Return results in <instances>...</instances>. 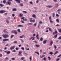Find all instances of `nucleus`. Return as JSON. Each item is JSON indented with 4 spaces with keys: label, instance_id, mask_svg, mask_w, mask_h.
Segmentation results:
<instances>
[{
    "label": "nucleus",
    "instance_id": "1",
    "mask_svg": "<svg viewBox=\"0 0 61 61\" xmlns=\"http://www.w3.org/2000/svg\"><path fill=\"white\" fill-rule=\"evenodd\" d=\"M13 0H8V1L6 3V5H11V1H12Z\"/></svg>",
    "mask_w": 61,
    "mask_h": 61
},
{
    "label": "nucleus",
    "instance_id": "2",
    "mask_svg": "<svg viewBox=\"0 0 61 61\" xmlns=\"http://www.w3.org/2000/svg\"><path fill=\"white\" fill-rule=\"evenodd\" d=\"M11 32L12 33L14 34L15 35H16L17 34V33L16 30H13Z\"/></svg>",
    "mask_w": 61,
    "mask_h": 61
},
{
    "label": "nucleus",
    "instance_id": "3",
    "mask_svg": "<svg viewBox=\"0 0 61 61\" xmlns=\"http://www.w3.org/2000/svg\"><path fill=\"white\" fill-rule=\"evenodd\" d=\"M2 36L4 38H7L9 37V35H8L4 34L2 35Z\"/></svg>",
    "mask_w": 61,
    "mask_h": 61
},
{
    "label": "nucleus",
    "instance_id": "4",
    "mask_svg": "<svg viewBox=\"0 0 61 61\" xmlns=\"http://www.w3.org/2000/svg\"><path fill=\"white\" fill-rule=\"evenodd\" d=\"M21 54H22V51H20L19 52V54H18V55L19 56H22V55Z\"/></svg>",
    "mask_w": 61,
    "mask_h": 61
},
{
    "label": "nucleus",
    "instance_id": "5",
    "mask_svg": "<svg viewBox=\"0 0 61 61\" xmlns=\"http://www.w3.org/2000/svg\"><path fill=\"white\" fill-rule=\"evenodd\" d=\"M32 39V40H35V37L33 36L31 37L29 39V40H31V39Z\"/></svg>",
    "mask_w": 61,
    "mask_h": 61
},
{
    "label": "nucleus",
    "instance_id": "6",
    "mask_svg": "<svg viewBox=\"0 0 61 61\" xmlns=\"http://www.w3.org/2000/svg\"><path fill=\"white\" fill-rule=\"evenodd\" d=\"M32 17L34 18H36V15L35 14H33L32 15Z\"/></svg>",
    "mask_w": 61,
    "mask_h": 61
},
{
    "label": "nucleus",
    "instance_id": "7",
    "mask_svg": "<svg viewBox=\"0 0 61 61\" xmlns=\"http://www.w3.org/2000/svg\"><path fill=\"white\" fill-rule=\"evenodd\" d=\"M15 46H11L10 47V50H13V49H14V48H15Z\"/></svg>",
    "mask_w": 61,
    "mask_h": 61
},
{
    "label": "nucleus",
    "instance_id": "8",
    "mask_svg": "<svg viewBox=\"0 0 61 61\" xmlns=\"http://www.w3.org/2000/svg\"><path fill=\"white\" fill-rule=\"evenodd\" d=\"M53 6H52L51 5H48L46 6V7H48V8H51L52 7H53Z\"/></svg>",
    "mask_w": 61,
    "mask_h": 61
},
{
    "label": "nucleus",
    "instance_id": "9",
    "mask_svg": "<svg viewBox=\"0 0 61 61\" xmlns=\"http://www.w3.org/2000/svg\"><path fill=\"white\" fill-rule=\"evenodd\" d=\"M35 21H36L35 20H30V22L31 23H35Z\"/></svg>",
    "mask_w": 61,
    "mask_h": 61
},
{
    "label": "nucleus",
    "instance_id": "10",
    "mask_svg": "<svg viewBox=\"0 0 61 61\" xmlns=\"http://www.w3.org/2000/svg\"><path fill=\"white\" fill-rule=\"evenodd\" d=\"M3 32L4 33H6V34H8V32L6 31V30L5 29L3 30Z\"/></svg>",
    "mask_w": 61,
    "mask_h": 61
},
{
    "label": "nucleus",
    "instance_id": "11",
    "mask_svg": "<svg viewBox=\"0 0 61 61\" xmlns=\"http://www.w3.org/2000/svg\"><path fill=\"white\" fill-rule=\"evenodd\" d=\"M20 38H23V37H25V36L24 35H22L21 36H20Z\"/></svg>",
    "mask_w": 61,
    "mask_h": 61
},
{
    "label": "nucleus",
    "instance_id": "12",
    "mask_svg": "<svg viewBox=\"0 0 61 61\" xmlns=\"http://www.w3.org/2000/svg\"><path fill=\"white\" fill-rule=\"evenodd\" d=\"M5 12L6 11L5 10H2L0 11V12L1 13H5Z\"/></svg>",
    "mask_w": 61,
    "mask_h": 61
},
{
    "label": "nucleus",
    "instance_id": "13",
    "mask_svg": "<svg viewBox=\"0 0 61 61\" xmlns=\"http://www.w3.org/2000/svg\"><path fill=\"white\" fill-rule=\"evenodd\" d=\"M15 1L17 2L19 4L20 3V0H15Z\"/></svg>",
    "mask_w": 61,
    "mask_h": 61
},
{
    "label": "nucleus",
    "instance_id": "14",
    "mask_svg": "<svg viewBox=\"0 0 61 61\" xmlns=\"http://www.w3.org/2000/svg\"><path fill=\"white\" fill-rule=\"evenodd\" d=\"M57 34L54 36L53 37L54 38H56L57 36Z\"/></svg>",
    "mask_w": 61,
    "mask_h": 61
},
{
    "label": "nucleus",
    "instance_id": "15",
    "mask_svg": "<svg viewBox=\"0 0 61 61\" xmlns=\"http://www.w3.org/2000/svg\"><path fill=\"white\" fill-rule=\"evenodd\" d=\"M53 41H51L50 43V45L51 46H52V44H53Z\"/></svg>",
    "mask_w": 61,
    "mask_h": 61
},
{
    "label": "nucleus",
    "instance_id": "16",
    "mask_svg": "<svg viewBox=\"0 0 61 61\" xmlns=\"http://www.w3.org/2000/svg\"><path fill=\"white\" fill-rule=\"evenodd\" d=\"M46 40H45L43 42V43L44 44H46Z\"/></svg>",
    "mask_w": 61,
    "mask_h": 61
},
{
    "label": "nucleus",
    "instance_id": "17",
    "mask_svg": "<svg viewBox=\"0 0 61 61\" xmlns=\"http://www.w3.org/2000/svg\"><path fill=\"white\" fill-rule=\"evenodd\" d=\"M13 11H16L17 10V9L16 8H14L12 10Z\"/></svg>",
    "mask_w": 61,
    "mask_h": 61
},
{
    "label": "nucleus",
    "instance_id": "18",
    "mask_svg": "<svg viewBox=\"0 0 61 61\" xmlns=\"http://www.w3.org/2000/svg\"><path fill=\"white\" fill-rule=\"evenodd\" d=\"M36 36L37 38V39L39 40V37H38V34H37L36 35Z\"/></svg>",
    "mask_w": 61,
    "mask_h": 61
},
{
    "label": "nucleus",
    "instance_id": "19",
    "mask_svg": "<svg viewBox=\"0 0 61 61\" xmlns=\"http://www.w3.org/2000/svg\"><path fill=\"white\" fill-rule=\"evenodd\" d=\"M23 15V14H20V17H22Z\"/></svg>",
    "mask_w": 61,
    "mask_h": 61
},
{
    "label": "nucleus",
    "instance_id": "20",
    "mask_svg": "<svg viewBox=\"0 0 61 61\" xmlns=\"http://www.w3.org/2000/svg\"><path fill=\"white\" fill-rule=\"evenodd\" d=\"M36 47H39L40 46V45H36Z\"/></svg>",
    "mask_w": 61,
    "mask_h": 61
},
{
    "label": "nucleus",
    "instance_id": "21",
    "mask_svg": "<svg viewBox=\"0 0 61 61\" xmlns=\"http://www.w3.org/2000/svg\"><path fill=\"white\" fill-rule=\"evenodd\" d=\"M43 59L44 61H46V57H44Z\"/></svg>",
    "mask_w": 61,
    "mask_h": 61
},
{
    "label": "nucleus",
    "instance_id": "22",
    "mask_svg": "<svg viewBox=\"0 0 61 61\" xmlns=\"http://www.w3.org/2000/svg\"><path fill=\"white\" fill-rule=\"evenodd\" d=\"M43 40V38L42 37L40 38V40L41 41H42Z\"/></svg>",
    "mask_w": 61,
    "mask_h": 61
},
{
    "label": "nucleus",
    "instance_id": "23",
    "mask_svg": "<svg viewBox=\"0 0 61 61\" xmlns=\"http://www.w3.org/2000/svg\"><path fill=\"white\" fill-rule=\"evenodd\" d=\"M22 12L25 14H27V12L26 11H23Z\"/></svg>",
    "mask_w": 61,
    "mask_h": 61
},
{
    "label": "nucleus",
    "instance_id": "24",
    "mask_svg": "<svg viewBox=\"0 0 61 61\" xmlns=\"http://www.w3.org/2000/svg\"><path fill=\"white\" fill-rule=\"evenodd\" d=\"M23 25H19L17 26L18 27H23Z\"/></svg>",
    "mask_w": 61,
    "mask_h": 61
},
{
    "label": "nucleus",
    "instance_id": "25",
    "mask_svg": "<svg viewBox=\"0 0 61 61\" xmlns=\"http://www.w3.org/2000/svg\"><path fill=\"white\" fill-rule=\"evenodd\" d=\"M20 6H23V4L22 3H20Z\"/></svg>",
    "mask_w": 61,
    "mask_h": 61
},
{
    "label": "nucleus",
    "instance_id": "26",
    "mask_svg": "<svg viewBox=\"0 0 61 61\" xmlns=\"http://www.w3.org/2000/svg\"><path fill=\"white\" fill-rule=\"evenodd\" d=\"M3 2L4 4H5L6 2V1L5 0H4L3 1Z\"/></svg>",
    "mask_w": 61,
    "mask_h": 61
},
{
    "label": "nucleus",
    "instance_id": "27",
    "mask_svg": "<svg viewBox=\"0 0 61 61\" xmlns=\"http://www.w3.org/2000/svg\"><path fill=\"white\" fill-rule=\"evenodd\" d=\"M17 31H18V32H19V33H21V31H20V29H18L17 30Z\"/></svg>",
    "mask_w": 61,
    "mask_h": 61
},
{
    "label": "nucleus",
    "instance_id": "28",
    "mask_svg": "<svg viewBox=\"0 0 61 61\" xmlns=\"http://www.w3.org/2000/svg\"><path fill=\"white\" fill-rule=\"evenodd\" d=\"M6 22L7 24H8L9 23V21L8 20H6Z\"/></svg>",
    "mask_w": 61,
    "mask_h": 61
},
{
    "label": "nucleus",
    "instance_id": "29",
    "mask_svg": "<svg viewBox=\"0 0 61 61\" xmlns=\"http://www.w3.org/2000/svg\"><path fill=\"white\" fill-rule=\"evenodd\" d=\"M58 31L59 33H61V29H58Z\"/></svg>",
    "mask_w": 61,
    "mask_h": 61
},
{
    "label": "nucleus",
    "instance_id": "30",
    "mask_svg": "<svg viewBox=\"0 0 61 61\" xmlns=\"http://www.w3.org/2000/svg\"><path fill=\"white\" fill-rule=\"evenodd\" d=\"M58 53V51H56L55 53L54 54V55H56V54H57V53Z\"/></svg>",
    "mask_w": 61,
    "mask_h": 61
},
{
    "label": "nucleus",
    "instance_id": "31",
    "mask_svg": "<svg viewBox=\"0 0 61 61\" xmlns=\"http://www.w3.org/2000/svg\"><path fill=\"white\" fill-rule=\"evenodd\" d=\"M49 54L52 55L53 54V53L52 52H51L50 53H49Z\"/></svg>",
    "mask_w": 61,
    "mask_h": 61
},
{
    "label": "nucleus",
    "instance_id": "32",
    "mask_svg": "<svg viewBox=\"0 0 61 61\" xmlns=\"http://www.w3.org/2000/svg\"><path fill=\"white\" fill-rule=\"evenodd\" d=\"M54 47L55 49H56V48H57V47L56 45L54 46Z\"/></svg>",
    "mask_w": 61,
    "mask_h": 61
},
{
    "label": "nucleus",
    "instance_id": "33",
    "mask_svg": "<svg viewBox=\"0 0 61 61\" xmlns=\"http://www.w3.org/2000/svg\"><path fill=\"white\" fill-rule=\"evenodd\" d=\"M29 59L30 61H32V56H30Z\"/></svg>",
    "mask_w": 61,
    "mask_h": 61
},
{
    "label": "nucleus",
    "instance_id": "34",
    "mask_svg": "<svg viewBox=\"0 0 61 61\" xmlns=\"http://www.w3.org/2000/svg\"><path fill=\"white\" fill-rule=\"evenodd\" d=\"M0 5L1 7H3V6L4 5L1 4H0Z\"/></svg>",
    "mask_w": 61,
    "mask_h": 61
},
{
    "label": "nucleus",
    "instance_id": "35",
    "mask_svg": "<svg viewBox=\"0 0 61 61\" xmlns=\"http://www.w3.org/2000/svg\"><path fill=\"white\" fill-rule=\"evenodd\" d=\"M24 58H25V57H22L20 58V60H24Z\"/></svg>",
    "mask_w": 61,
    "mask_h": 61
},
{
    "label": "nucleus",
    "instance_id": "36",
    "mask_svg": "<svg viewBox=\"0 0 61 61\" xmlns=\"http://www.w3.org/2000/svg\"><path fill=\"white\" fill-rule=\"evenodd\" d=\"M52 15L53 17H55V14L54 13H53Z\"/></svg>",
    "mask_w": 61,
    "mask_h": 61
},
{
    "label": "nucleus",
    "instance_id": "37",
    "mask_svg": "<svg viewBox=\"0 0 61 61\" xmlns=\"http://www.w3.org/2000/svg\"><path fill=\"white\" fill-rule=\"evenodd\" d=\"M45 55H42V56L41 57V58H42L43 57H45Z\"/></svg>",
    "mask_w": 61,
    "mask_h": 61
},
{
    "label": "nucleus",
    "instance_id": "38",
    "mask_svg": "<svg viewBox=\"0 0 61 61\" xmlns=\"http://www.w3.org/2000/svg\"><path fill=\"white\" fill-rule=\"evenodd\" d=\"M50 22L51 23H54L53 21L51 20H50Z\"/></svg>",
    "mask_w": 61,
    "mask_h": 61
},
{
    "label": "nucleus",
    "instance_id": "39",
    "mask_svg": "<svg viewBox=\"0 0 61 61\" xmlns=\"http://www.w3.org/2000/svg\"><path fill=\"white\" fill-rule=\"evenodd\" d=\"M35 53H36L37 55H39V53L38 52H35Z\"/></svg>",
    "mask_w": 61,
    "mask_h": 61
},
{
    "label": "nucleus",
    "instance_id": "40",
    "mask_svg": "<svg viewBox=\"0 0 61 61\" xmlns=\"http://www.w3.org/2000/svg\"><path fill=\"white\" fill-rule=\"evenodd\" d=\"M58 6H59L58 4H56V5L55 6L56 7H58Z\"/></svg>",
    "mask_w": 61,
    "mask_h": 61
},
{
    "label": "nucleus",
    "instance_id": "41",
    "mask_svg": "<svg viewBox=\"0 0 61 61\" xmlns=\"http://www.w3.org/2000/svg\"><path fill=\"white\" fill-rule=\"evenodd\" d=\"M10 51H8L7 52V54H9L10 53Z\"/></svg>",
    "mask_w": 61,
    "mask_h": 61
},
{
    "label": "nucleus",
    "instance_id": "42",
    "mask_svg": "<svg viewBox=\"0 0 61 61\" xmlns=\"http://www.w3.org/2000/svg\"><path fill=\"white\" fill-rule=\"evenodd\" d=\"M49 19L50 20H52V19H51V16H49Z\"/></svg>",
    "mask_w": 61,
    "mask_h": 61
},
{
    "label": "nucleus",
    "instance_id": "43",
    "mask_svg": "<svg viewBox=\"0 0 61 61\" xmlns=\"http://www.w3.org/2000/svg\"><path fill=\"white\" fill-rule=\"evenodd\" d=\"M54 33H55V34H57V31L56 30H55Z\"/></svg>",
    "mask_w": 61,
    "mask_h": 61
},
{
    "label": "nucleus",
    "instance_id": "44",
    "mask_svg": "<svg viewBox=\"0 0 61 61\" xmlns=\"http://www.w3.org/2000/svg\"><path fill=\"white\" fill-rule=\"evenodd\" d=\"M39 24H42V23H43V22L41 21L39 22Z\"/></svg>",
    "mask_w": 61,
    "mask_h": 61
},
{
    "label": "nucleus",
    "instance_id": "45",
    "mask_svg": "<svg viewBox=\"0 0 61 61\" xmlns=\"http://www.w3.org/2000/svg\"><path fill=\"white\" fill-rule=\"evenodd\" d=\"M21 49L23 50H25V49L24 47H22L21 48Z\"/></svg>",
    "mask_w": 61,
    "mask_h": 61
},
{
    "label": "nucleus",
    "instance_id": "46",
    "mask_svg": "<svg viewBox=\"0 0 61 61\" xmlns=\"http://www.w3.org/2000/svg\"><path fill=\"white\" fill-rule=\"evenodd\" d=\"M11 59L12 60H15V58H11Z\"/></svg>",
    "mask_w": 61,
    "mask_h": 61
},
{
    "label": "nucleus",
    "instance_id": "47",
    "mask_svg": "<svg viewBox=\"0 0 61 61\" xmlns=\"http://www.w3.org/2000/svg\"><path fill=\"white\" fill-rule=\"evenodd\" d=\"M2 40L4 42H5V41H5V39H3Z\"/></svg>",
    "mask_w": 61,
    "mask_h": 61
},
{
    "label": "nucleus",
    "instance_id": "48",
    "mask_svg": "<svg viewBox=\"0 0 61 61\" xmlns=\"http://www.w3.org/2000/svg\"><path fill=\"white\" fill-rule=\"evenodd\" d=\"M15 36L14 35H11L10 36V37L11 38H12V37H13V36Z\"/></svg>",
    "mask_w": 61,
    "mask_h": 61
},
{
    "label": "nucleus",
    "instance_id": "49",
    "mask_svg": "<svg viewBox=\"0 0 61 61\" xmlns=\"http://www.w3.org/2000/svg\"><path fill=\"white\" fill-rule=\"evenodd\" d=\"M16 52V51H15V50H14L12 51L13 52Z\"/></svg>",
    "mask_w": 61,
    "mask_h": 61
},
{
    "label": "nucleus",
    "instance_id": "50",
    "mask_svg": "<svg viewBox=\"0 0 61 61\" xmlns=\"http://www.w3.org/2000/svg\"><path fill=\"white\" fill-rule=\"evenodd\" d=\"M33 23H30L28 24V25H32Z\"/></svg>",
    "mask_w": 61,
    "mask_h": 61
},
{
    "label": "nucleus",
    "instance_id": "51",
    "mask_svg": "<svg viewBox=\"0 0 61 61\" xmlns=\"http://www.w3.org/2000/svg\"><path fill=\"white\" fill-rule=\"evenodd\" d=\"M56 21L57 22H59V20H58V19H57L56 20Z\"/></svg>",
    "mask_w": 61,
    "mask_h": 61
},
{
    "label": "nucleus",
    "instance_id": "52",
    "mask_svg": "<svg viewBox=\"0 0 61 61\" xmlns=\"http://www.w3.org/2000/svg\"><path fill=\"white\" fill-rule=\"evenodd\" d=\"M49 30L50 31H52V30L51 29V28H49Z\"/></svg>",
    "mask_w": 61,
    "mask_h": 61
},
{
    "label": "nucleus",
    "instance_id": "53",
    "mask_svg": "<svg viewBox=\"0 0 61 61\" xmlns=\"http://www.w3.org/2000/svg\"><path fill=\"white\" fill-rule=\"evenodd\" d=\"M29 3L30 4H31V5H32L33 4V2L32 1L30 2H29Z\"/></svg>",
    "mask_w": 61,
    "mask_h": 61
},
{
    "label": "nucleus",
    "instance_id": "54",
    "mask_svg": "<svg viewBox=\"0 0 61 61\" xmlns=\"http://www.w3.org/2000/svg\"><path fill=\"white\" fill-rule=\"evenodd\" d=\"M5 39V41H9V39Z\"/></svg>",
    "mask_w": 61,
    "mask_h": 61
},
{
    "label": "nucleus",
    "instance_id": "55",
    "mask_svg": "<svg viewBox=\"0 0 61 61\" xmlns=\"http://www.w3.org/2000/svg\"><path fill=\"white\" fill-rule=\"evenodd\" d=\"M5 59L6 60H8V59H9V58H8L7 57H6Z\"/></svg>",
    "mask_w": 61,
    "mask_h": 61
},
{
    "label": "nucleus",
    "instance_id": "56",
    "mask_svg": "<svg viewBox=\"0 0 61 61\" xmlns=\"http://www.w3.org/2000/svg\"><path fill=\"white\" fill-rule=\"evenodd\" d=\"M25 21H27V19H25Z\"/></svg>",
    "mask_w": 61,
    "mask_h": 61
},
{
    "label": "nucleus",
    "instance_id": "57",
    "mask_svg": "<svg viewBox=\"0 0 61 61\" xmlns=\"http://www.w3.org/2000/svg\"><path fill=\"white\" fill-rule=\"evenodd\" d=\"M34 9H35L36 10L37 9V7H35L34 8Z\"/></svg>",
    "mask_w": 61,
    "mask_h": 61
},
{
    "label": "nucleus",
    "instance_id": "58",
    "mask_svg": "<svg viewBox=\"0 0 61 61\" xmlns=\"http://www.w3.org/2000/svg\"><path fill=\"white\" fill-rule=\"evenodd\" d=\"M53 1L54 2H57V1L56 0H53Z\"/></svg>",
    "mask_w": 61,
    "mask_h": 61
},
{
    "label": "nucleus",
    "instance_id": "59",
    "mask_svg": "<svg viewBox=\"0 0 61 61\" xmlns=\"http://www.w3.org/2000/svg\"><path fill=\"white\" fill-rule=\"evenodd\" d=\"M58 39H61V36L59 37L58 38Z\"/></svg>",
    "mask_w": 61,
    "mask_h": 61
},
{
    "label": "nucleus",
    "instance_id": "60",
    "mask_svg": "<svg viewBox=\"0 0 61 61\" xmlns=\"http://www.w3.org/2000/svg\"><path fill=\"white\" fill-rule=\"evenodd\" d=\"M48 58L49 60H51V58H50V57H48Z\"/></svg>",
    "mask_w": 61,
    "mask_h": 61
},
{
    "label": "nucleus",
    "instance_id": "61",
    "mask_svg": "<svg viewBox=\"0 0 61 61\" xmlns=\"http://www.w3.org/2000/svg\"><path fill=\"white\" fill-rule=\"evenodd\" d=\"M21 40V41L22 43H23L24 42V40Z\"/></svg>",
    "mask_w": 61,
    "mask_h": 61
},
{
    "label": "nucleus",
    "instance_id": "62",
    "mask_svg": "<svg viewBox=\"0 0 61 61\" xmlns=\"http://www.w3.org/2000/svg\"><path fill=\"white\" fill-rule=\"evenodd\" d=\"M56 16L57 17H59V15L57 14H56Z\"/></svg>",
    "mask_w": 61,
    "mask_h": 61
},
{
    "label": "nucleus",
    "instance_id": "63",
    "mask_svg": "<svg viewBox=\"0 0 61 61\" xmlns=\"http://www.w3.org/2000/svg\"><path fill=\"white\" fill-rule=\"evenodd\" d=\"M43 54L45 55L46 54V52H43Z\"/></svg>",
    "mask_w": 61,
    "mask_h": 61
},
{
    "label": "nucleus",
    "instance_id": "64",
    "mask_svg": "<svg viewBox=\"0 0 61 61\" xmlns=\"http://www.w3.org/2000/svg\"><path fill=\"white\" fill-rule=\"evenodd\" d=\"M34 26H36V24L35 23V24H34Z\"/></svg>",
    "mask_w": 61,
    "mask_h": 61
}]
</instances>
